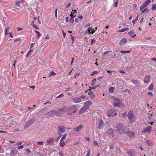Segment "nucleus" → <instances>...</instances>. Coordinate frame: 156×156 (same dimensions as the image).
<instances>
[{"instance_id": "28", "label": "nucleus", "mask_w": 156, "mask_h": 156, "mask_svg": "<svg viewBox=\"0 0 156 156\" xmlns=\"http://www.w3.org/2000/svg\"><path fill=\"white\" fill-rule=\"evenodd\" d=\"M154 87V85L152 83L148 87V89L149 90H152L153 89Z\"/></svg>"}, {"instance_id": "63", "label": "nucleus", "mask_w": 156, "mask_h": 156, "mask_svg": "<svg viewBox=\"0 0 156 156\" xmlns=\"http://www.w3.org/2000/svg\"><path fill=\"white\" fill-rule=\"evenodd\" d=\"M69 20V17H66V22H67Z\"/></svg>"}, {"instance_id": "9", "label": "nucleus", "mask_w": 156, "mask_h": 156, "mask_svg": "<svg viewBox=\"0 0 156 156\" xmlns=\"http://www.w3.org/2000/svg\"><path fill=\"white\" fill-rule=\"evenodd\" d=\"M104 126V122L102 119H100L99 121V123L98 128L99 129H101L103 128Z\"/></svg>"}, {"instance_id": "14", "label": "nucleus", "mask_w": 156, "mask_h": 156, "mask_svg": "<svg viewBox=\"0 0 156 156\" xmlns=\"http://www.w3.org/2000/svg\"><path fill=\"white\" fill-rule=\"evenodd\" d=\"M127 41V39L125 38H124L120 40L119 44L120 45H123L126 43Z\"/></svg>"}, {"instance_id": "1", "label": "nucleus", "mask_w": 156, "mask_h": 156, "mask_svg": "<svg viewBox=\"0 0 156 156\" xmlns=\"http://www.w3.org/2000/svg\"><path fill=\"white\" fill-rule=\"evenodd\" d=\"M124 125L120 123H118L117 124L116 128V130L120 134H122L124 133H126V131L125 129L126 128Z\"/></svg>"}, {"instance_id": "15", "label": "nucleus", "mask_w": 156, "mask_h": 156, "mask_svg": "<svg viewBox=\"0 0 156 156\" xmlns=\"http://www.w3.org/2000/svg\"><path fill=\"white\" fill-rule=\"evenodd\" d=\"M54 140H55V139L51 137L47 140V143L48 144H50L53 143Z\"/></svg>"}, {"instance_id": "10", "label": "nucleus", "mask_w": 156, "mask_h": 156, "mask_svg": "<svg viewBox=\"0 0 156 156\" xmlns=\"http://www.w3.org/2000/svg\"><path fill=\"white\" fill-rule=\"evenodd\" d=\"M107 134L109 136L110 138H112L113 136V130L112 129H109L107 132Z\"/></svg>"}, {"instance_id": "50", "label": "nucleus", "mask_w": 156, "mask_h": 156, "mask_svg": "<svg viewBox=\"0 0 156 156\" xmlns=\"http://www.w3.org/2000/svg\"><path fill=\"white\" fill-rule=\"evenodd\" d=\"M33 27L35 28L36 29H38V27L37 26V25H36V24L34 25L33 26Z\"/></svg>"}, {"instance_id": "26", "label": "nucleus", "mask_w": 156, "mask_h": 156, "mask_svg": "<svg viewBox=\"0 0 156 156\" xmlns=\"http://www.w3.org/2000/svg\"><path fill=\"white\" fill-rule=\"evenodd\" d=\"M133 82L134 84L136 86H139L140 84L139 82L137 80H134Z\"/></svg>"}, {"instance_id": "59", "label": "nucleus", "mask_w": 156, "mask_h": 156, "mask_svg": "<svg viewBox=\"0 0 156 156\" xmlns=\"http://www.w3.org/2000/svg\"><path fill=\"white\" fill-rule=\"evenodd\" d=\"M125 93L129 94V93L130 91L128 90H125Z\"/></svg>"}, {"instance_id": "8", "label": "nucleus", "mask_w": 156, "mask_h": 156, "mask_svg": "<svg viewBox=\"0 0 156 156\" xmlns=\"http://www.w3.org/2000/svg\"><path fill=\"white\" fill-rule=\"evenodd\" d=\"M152 128V127L151 126H148L147 127L144 128L143 132L145 133H149L151 132V130Z\"/></svg>"}, {"instance_id": "36", "label": "nucleus", "mask_w": 156, "mask_h": 156, "mask_svg": "<svg viewBox=\"0 0 156 156\" xmlns=\"http://www.w3.org/2000/svg\"><path fill=\"white\" fill-rule=\"evenodd\" d=\"M109 90L111 92H112L114 90V88L113 87H110L109 89Z\"/></svg>"}, {"instance_id": "29", "label": "nucleus", "mask_w": 156, "mask_h": 156, "mask_svg": "<svg viewBox=\"0 0 156 156\" xmlns=\"http://www.w3.org/2000/svg\"><path fill=\"white\" fill-rule=\"evenodd\" d=\"M151 0H146L145 2L143 3H144V4L147 6V5L151 2Z\"/></svg>"}, {"instance_id": "12", "label": "nucleus", "mask_w": 156, "mask_h": 156, "mask_svg": "<svg viewBox=\"0 0 156 156\" xmlns=\"http://www.w3.org/2000/svg\"><path fill=\"white\" fill-rule=\"evenodd\" d=\"M128 34L131 37H133L136 36V34L134 33V31L131 30L128 32Z\"/></svg>"}, {"instance_id": "44", "label": "nucleus", "mask_w": 156, "mask_h": 156, "mask_svg": "<svg viewBox=\"0 0 156 156\" xmlns=\"http://www.w3.org/2000/svg\"><path fill=\"white\" fill-rule=\"evenodd\" d=\"M66 134H64L61 140H64L66 138Z\"/></svg>"}, {"instance_id": "38", "label": "nucleus", "mask_w": 156, "mask_h": 156, "mask_svg": "<svg viewBox=\"0 0 156 156\" xmlns=\"http://www.w3.org/2000/svg\"><path fill=\"white\" fill-rule=\"evenodd\" d=\"M130 51H123L121 50L120 51V52L122 53H123L124 54H125L126 53H129Z\"/></svg>"}, {"instance_id": "60", "label": "nucleus", "mask_w": 156, "mask_h": 156, "mask_svg": "<svg viewBox=\"0 0 156 156\" xmlns=\"http://www.w3.org/2000/svg\"><path fill=\"white\" fill-rule=\"evenodd\" d=\"M85 140L86 141H90V138L89 137H86Z\"/></svg>"}, {"instance_id": "57", "label": "nucleus", "mask_w": 156, "mask_h": 156, "mask_svg": "<svg viewBox=\"0 0 156 156\" xmlns=\"http://www.w3.org/2000/svg\"><path fill=\"white\" fill-rule=\"evenodd\" d=\"M80 98H82V99H85V98H86V96H85V95H81L80 96Z\"/></svg>"}, {"instance_id": "61", "label": "nucleus", "mask_w": 156, "mask_h": 156, "mask_svg": "<svg viewBox=\"0 0 156 156\" xmlns=\"http://www.w3.org/2000/svg\"><path fill=\"white\" fill-rule=\"evenodd\" d=\"M151 37H146V39L148 40H150L151 39Z\"/></svg>"}, {"instance_id": "18", "label": "nucleus", "mask_w": 156, "mask_h": 156, "mask_svg": "<svg viewBox=\"0 0 156 156\" xmlns=\"http://www.w3.org/2000/svg\"><path fill=\"white\" fill-rule=\"evenodd\" d=\"M88 108V107L87 106L84 105V106L80 110L81 112H83L87 109Z\"/></svg>"}, {"instance_id": "33", "label": "nucleus", "mask_w": 156, "mask_h": 156, "mask_svg": "<svg viewBox=\"0 0 156 156\" xmlns=\"http://www.w3.org/2000/svg\"><path fill=\"white\" fill-rule=\"evenodd\" d=\"M134 152V151H128V154L129 155L132 156L133 154V153Z\"/></svg>"}, {"instance_id": "31", "label": "nucleus", "mask_w": 156, "mask_h": 156, "mask_svg": "<svg viewBox=\"0 0 156 156\" xmlns=\"http://www.w3.org/2000/svg\"><path fill=\"white\" fill-rule=\"evenodd\" d=\"M35 32L37 34L38 39H39L41 36V33L37 30H35Z\"/></svg>"}, {"instance_id": "20", "label": "nucleus", "mask_w": 156, "mask_h": 156, "mask_svg": "<svg viewBox=\"0 0 156 156\" xmlns=\"http://www.w3.org/2000/svg\"><path fill=\"white\" fill-rule=\"evenodd\" d=\"M10 30V27H9L5 28L4 31L5 35V36L7 35L8 34V32Z\"/></svg>"}, {"instance_id": "62", "label": "nucleus", "mask_w": 156, "mask_h": 156, "mask_svg": "<svg viewBox=\"0 0 156 156\" xmlns=\"http://www.w3.org/2000/svg\"><path fill=\"white\" fill-rule=\"evenodd\" d=\"M62 32L63 33V37L64 38H65V37H66V33H65V32H64L63 31H62Z\"/></svg>"}, {"instance_id": "25", "label": "nucleus", "mask_w": 156, "mask_h": 156, "mask_svg": "<svg viewBox=\"0 0 156 156\" xmlns=\"http://www.w3.org/2000/svg\"><path fill=\"white\" fill-rule=\"evenodd\" d=\"M129 30V28H124L121 29L119 31V32H122L126 31H128Z\"/></svg>"}, {"instance_id": "13", "label": "nucleus", "mask_w": 156, "mask_h": 156, "mask_svg": "<svg viewBox=\"0 0 156 156\" xmlns=\"http://www.w3.org/2000/svg\"><path fill=\"white\" fill-rule=\"evenodd\" d=\"M73 101L76 103H78L81 101V100L80 98L77 97H74L72 98Z\"/></svg>"}, {"instance_id": "47", "label": "nucleus", "mask_w": 156, "mask_h": 156, "mask_svg": "<svg viewBox=\"0 0 156 156\" xmlns=\"http://www.w3.org/2000/svg\"><path fill=\"white\" fill-rule=\"evenodd\" d=\"M58 154L59 156H64V154L61 151H60Z\"/></svg>"}, {"instance_id": "52", "label": "nucleus", "mask_w": 156, "mask_h": 156, "mask_svg": "<svg viewBox=\"0 0 156 156\" xmlns=\"http://www.w3.org/2000/svg\"><path fill=\"white\" fill-rule=\"evenodd\" d=\"M35 106V105H33V106H32V107H29L28 108V110L27 111H29L30 110L32 109L33 108H34V107Z\"/></svg>"}, {"instance_id": "21", "label": "nucleus", "mask_w": 156, "mask_h": 156, "mask_svg": "<svg viewBox=\"0 0 156 156\" xmlns=\"http://www.w3.org/2000/svg\"><path fill=\"white\" fill-rule=\"evenodd\" d=\"M88 94L90 96V98L91 99H93L94 98V94L92 91H89L88 93Z\"/></svg>"}, {"instance_id": "41", "label": "nucleus", "mask_w": 156, "mask_h": 156, "mask_svg": "<svg viewBox=\"0 0 156 156\" xmlns=\"http://www.w3.org/2000/svg\"><path fill=\"white\" fill-rule=\"evenodd\" d=\"M64 94H60V95H59L57 97V98H62L63 97Z\"/></svg>"}, {"instance_id": "24", "label": "nucleus", "mask_w": 156, "mask_h": 156, "mask_svg": "<svg viewBox=\"0 0 156 156\" xmlns=\"http://www.w3.org/2000/svg\"><path fill=\"white\" fill-rule=\"evenodd\" d=\"M147 6L144 4V3H143L142 5L140 6V8L141 11H142V10H143L144 8L147 7Z\"/></svg>"}, {"instance_id": "46", "label": "nucleus", "mask_w": 156, "mask_h": 156, "mask_svg": "<svg viewBox=\"0 0 156 156\" xmlns=\"http://www.w3.org/2000/svg\"><path fill=\"white\" fill-rule=\"evenodd\" d=\"M148 11H149L148 9L146 8L144 9L143 10V12H142V14H143V12H148Z\"/></svg>"}, {"instance_id": "43", "label": "nucleus", "mask_w": 156, "mask_h": 156, "mask_svg": "<svg viewBox=\"0 0 156 156\" xmlns=\"http://www.w3.org/2000/svg\"><path fill=\"white\" fill-rule=\"evenodd\" d=\"M50 75L54 76L56 75V74L53 71H51L50 73Z\"/></svg>"}, {"instance_id": "6", "label": "nucleus", "mask_w": 156, "mask_h": 156, "mask_svg": "<svg viewBox=\"0 0 156 156\" xmlns=\"http://www.w3.org/2000/svg\"><path fill=\"white\" fill-rule=\"evenodd\" d=\"M128 115V118L130 120V122L131 123L133 122L135 120V118L134 114L132 113H129Z\"/></svg>"}, {"instance_id": "17", "label": "nucleus", "mask_w": 156, "mask_h": 156, "mask_svg": "<svg viewBox=\"0 0 156 156\" xmlns=\"http://www.w3.org/2000/svg\"><path fill=\"white\" fill-rule=\"evenodd\" d=\"M83 125H81L78 126L75 129L76 131L77 132L80 131L83 128Z\"/></svg>"}, {"instance_id": "40", "label": "nucleus", "mask_w": 156, "mask_h": 156, "mask_svg": "<svg viewBox=\"0 0 156 156\" xmlns=\"http://www.w3.org/2000/svg\"><path fill=\"white\" fill-rule=\"evenodd\" d=\"M94 145L96 146H98V144L96 141H94L93 142Z\"/></svg>"}, {"instance_id": "16", "label": "nucleus", "mask_w": 156, "mask_h": 156, "mask_svg": "<svg viewBox=\"0 0 156 156\" xmlns=\"http://www.w3.org/2000/svg\"><path fill=\"white\" fill-rule=\"evenodd\" d=\"M150 78V76L149 75L146 76L144 79V82L145 83H147L148 82Z\"/></svg>"}, {"instance_id": "42", "label": "nucleus", "mask_w": 156, "mask_h": 156, "mask_svg": "<svg viewBox=\"0 0 156 156\" xmlns=\"http://www.w3.org/2000/svg\"><path fill=\"white\" fill-rule=\"evenodd\" d=\"M23 147H24L23 145H20V146H18L17 147V148L19 149H22L23 148Z\"/></svg>"}, {"instance_id": "51", "label": "nucleus", "mask_w": 156, "mask_h": 156, "mask_svg": "<svg viewBox=\"0 0 156 156\" xmlns=\"http://www.w3.org/2000/svg\"><path fill=\"white\" fill-rule=\"evenodd\" d=\"M87 29H88V31L89 33H90V31L92 30V27H90L88 28Z\"/></svg>"}, {"instance_id": "19", "label": "nucleus", "mask_w": 156, "mask_h": 156, "mask_svg": "<svg viewBox=\"0 0 156 156\" xmlns=\"http://www.w3.org/2000/svg\"><path fill=\"white\" fill-rule=\"evenodd\" d=\"M92 104V102L90 100L86 101L84 104V105L87 106L89 107V105H90Z\"/></svg>"}, {"instance_id": "11", "label": "nucleus", "mask_w": 156, "mask_h": 156, "mask_svg": "<svg viewBox=\"0 0 156 156\" xmlns=\"http://www.w3.org/2000/svg\"><path fill=\"white\" fill-rule=\"evenodd\" d=\"M58 131L59 132L62 133H64L65 132V127L62 125H59L58 127Z\"/></svg>"}, {"instance_id": "22", "label": "nucleus", "mask_w": 156, "mask_h": 156, "mask_svg": "<svg viewBox=\"0 0 156 156\" xmlns=\"http://www.w3.org/2000/svg\"><path fill=\"white\" fill-rule=\"evenodd\" d=\"M20 1H16L15 2L16 6H20V3L21 2L22 3L23 2V0H20Z\"/></svg>"}, {"instance_id": "37", "label": "nucleus", "mask_w": 156, "mask_h": 156, "mask_svg": "<svg viewBox=\"0 0 156 156\" xmlns=\"http://www.w3.org/2000/svg\"><path fill=\"white\" fill-rule=\"evenodd\" d=\"M126 115V112H124L122 113V114H120V115L122 117H125V115Z\"/></svg>"}, {"instance_id": "23", "label": "nucleus", "mask_w": 156, "mask_h": 156, "mask_svg": "<svg viewBox=\"0 0 156 156\" xmlns=\"http://www.w3.org/2000/svg\"><path fill=\"white\" fill-rule=\"evenodd\" d=\"M59 145L61 147H63L65 145L64 141L63 140H60Z\"/></svg>"}, {"instance_id": "35", "label": "nucleus", "mask_w": 156, "mask_h": 156, "mask_svg": "<svg viewBox=\"0 0 156 156\" xmlns=\"http://www.w3.org/2000/svg\"><path fill=\"white\" fill-rule=\"evenodd\" d=\"M71 18H72V21L73 22H74L73 18H74L76 16L75 15H73V14H72V12H71Z\"/></svg>"}, {"instance_id": "5", "label": "nucleus", "mask_w": 156, "mask_h": 156, "mask_svg": "<svg viewBox=\"0 0 156 156\" xmlns=\"http://www.w3.org/2000/svg\"><path fill=\"white\" fill-rule=\"evenodd\" d=\"M116 111L112 109H108L107 112V115L109 116H114L116 115Z\"/></svg>"}, {"instance_id": "30", "label": "nucleus", "mask_w": 156, "mask_h": 156, "mask_svg": "<svg viewBox=\"0 0 156 156\" xmlns=\"http://www.w3.org/2000/svg\"><path fill=\"white\" fill-rule=\"evenodd\" d=\"M98 73V71L96 70L92 72L90 74V76H92L94 75L95 74L97 73Z\"/></svg>"}, {"instance_id": "4", "label": "nucleus", "mask_w": 156, "mask_h": 156, "mask_svg": "<svg viewBox=\"0 0 156 156\" xmlns=\"http://www.w3.org/2000/svg\"><path fill=\"white\" fill-rule=\"evenodd\" d=\"M35 119H31L27 121L25 124L24 125V128L26 129L29 126L32 125L34 122Z\"/></svg>"}, {"instance_id": "54", "label": "nucleus", "mask_w": 156, "mask_h": 156, "mask_svg": "<svg viewBox=\"0 0 156 156\" xmlns=\"http://www.w3.org/2000/svg\"><path fill=\"white\" fill-rule=\"evenodd\" d=\"M20 39L19 38H16L14 40V42H15L16 41H20Z\"/></svg>"}, {"instance_id": "34", "label": "nucleus", "mask_w": 156, "mask_h": 156, "mask_svg": "<svg viewBox=\"0 0 156 156\" xmlns=\"http://www.w3.org/2000/svg\"><path fill=\"white\" fill-rule=\"evenodd\" d=\"M101 85V84L100 83H98L97 85H95L94 86L92 87L91 88L93 89H95L96 88L98 87H99Z\"/></svg>"}, {"instance_id": "45", "label": "nucleus", "mask_w": 156, "mask_h": 156, "mask_svg": "<svg viewBox=\"0 0 156 156\" xmlns=\"http://www.w3.org/2000/svg\"><path fill=\"white\" fill-rule=\"evenodd\" d=\"M96 80V79H95L94 80V81H93V83H92V84H91V86H93L95 84V82Z\"/></svg>"}, {"instance_id": "2", "label": "nucleus", "mask_w": 156, "mask_h": 156, "mask_svg": "<svg viewBox=\"0 0 156 156\" xmlns=\"http://www.w3.org/2000/svg\"><path fill=\"white\" fill-rule=\"evenodd\" d=\"M112 99H114L113 104L114 105L122 108L124 107V104L122 103L119 99H116L114 97H112Z\"/></svg>"}, {"instance_id": "27", "label": "nucleus", "mask_w": 156, "mask_h": 156, "mask_svg": "<svg viewBox=\"0 0 156 156\" xmlns=\"http://www.w3.org/2000/svg\"><path fill=\"white\" fill-rule=\"evenodd\" d=\"M147 144L149 146H152L153 145L152 142L150 140H147L146 141Z\"/></svg>"}, {"instance_id": "48", "label": "nucleus", "mask_w": 156, "mask_h": 156, "mask_svg": "<svg viewBox=\"0 0 156 156\" xmlns=\"http://www.w3.org/2000/svg\"><path fill=\"white\" fill-rule=\"evenodd\" d=\"M12 31L10 32L9 33V34L10 37H11L12 38H13V37L12 36Z\"/></svg>"}, {"instance_id": "55", "label": "nucleus", "mask_w": 156, "mask_h": 156, "mask_svg": "<svg viewBox=\"0 0 156 156\" xmlns=\"http://www.w3.org/2000/svg\"><path fill=\"white\" fill-rule=\"evenodd\" d=\"M26 151L28 153H30L31 152L30 150L29 149H27V150H26Z\"/></svg>"}, {"instance_id": "53", "label": "nucleus", "mask_w": 156, "mask_h": 156, "mask_svg": "<svg viewBox=\"0 0 156 156\" xmlns=\"http://www.w3.org/2000/svg\"><path fill=\"white\" fill-rule=\"evenodd\" d=\"M90 150H89L88 152L87 153L86 156H89L90 155Z\"/></svg>"}, {"instance_id": "49", "label": "nucleus", "mask_w": 156, "mask_h": 156, "mask_svg": "<svg viewBox=\"0 0 156 156\" xmlns=\"http://www.w3.org/2000/svg\"><path fill=\"white\" fill-rule=\"evenodd\" d=\"M118 0H117V1L114 4V5L115 7H116L118 5Z\"/></svg>"}, {"instance_id": "32", "label": "nucleus", "mask_w": 156, "mask_h": 156, "mask_svg": "<svg viewBox=\"0 0 156 156\" xmlns=\"http://www.w3.org/2000/svg\"><path fill=\"white\" fill-rule=\"evenodd\" d=\"M156 4H153L152 5V8L151 9L152 10H154L156 9Z\"/></svg>"}, {"instance_id": "7", "label": "nucleus", "mask_w": 156, "mask_h": 156, "mask_svg": "<svg viewBox=\"0 0 156 156\" xmlns=\"http://www.w3.org/2000/svg\"><path fill=\"white\" fill-rule=\"evenodd\" d=\"M126 134L127 135L131 138H134L135 136V135L134 133L132 131L127 132L126 131Z\"/></svg>"}, {"instance_id": "56", "label": "nucleus", "mask_w": 156, "mask_h": 156, "mask_svg": "<svg viewBox=\"0 0 156 156\" xmlns=\"http://www.w3.org/2000/svg\"><path fill=\"white\" fill-rule=\"evenodd\" d=\"M22 144V142H19L16 143V145H20Z\"/></svg>"}, {"instance_id": "3", "label": "nucleus", "mask_w": 156, "mask_h": 156, "mask_svg": "<svg viewBox=\"0 0 156 156\" xmlns=\"http://www.w3.org/2000/svg\"><path fill=\"white\" fill-rule=\"evenodd\" d=\"M63 111V109L60 108L58 110H54L48 112L47 115H48L51 116H54L55 115H59V112Z\"/></svg>"}, {"instance_id": "58", "label": "nucleus", "mask_w": 156, "mask_h": 156, "mask_svg": "<svg viewBox=\"0 0 156 156\" xmlns=\"http://www.w3.org/2000/svg\"><path fill=\"white\" fill-rule=\"evenodd\" d=\"M71 39H72V43H73L74 42V37L73 36H71Z\"/></svg>"}, {"instance_id": "64", "label": "nucleus", "mask_w": 156, "mask_h": 156, "mask_svg": "<svg viewBox=\"0 0 156 156\" xmlns=\"http://www.w3.org/2000/svg\"><path fill=\"white\" fill-rule=\"evenodd\" d=\"M95 41L93 39H92L91 40V43L92 44L94 43H95Z\"/></svg>"}, {"instance_id": "39", "label": "nucleus", "mask_w": 156, "mask_h": 156, "mask_svg": "<svg viewBox=\"0 0 156 156\" xmlns=\"http://www.w3.org/2000/svg\"><path fill=\"white\" fill-rule=\"evenodd\" d=\"M44 142L43 141H39L37 142V144L38 145H43L44 144Z\"/></svg>"}]
</instances>
